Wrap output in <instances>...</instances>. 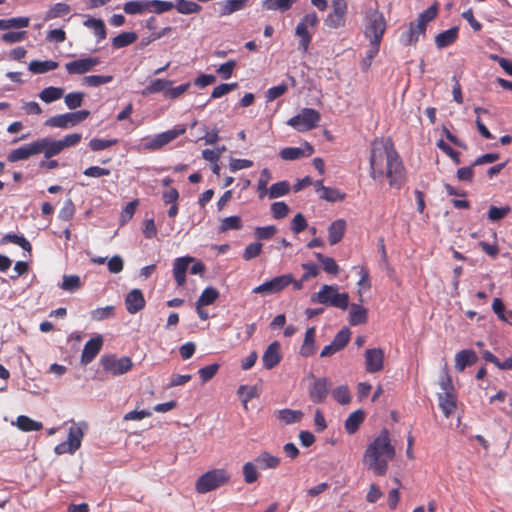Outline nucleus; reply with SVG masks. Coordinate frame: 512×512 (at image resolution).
<instances>
[{
  "label": "nucleus",
  "mask_w": 512,
  "mask_h": 512,
  "mask_svg": "<svg viewBox=\"0 0 512 512\" xmlns=\"http://www.w3.org/2000/svg\"><path fill=\"white\" fill-rule=\"evenodd\" d=\"M370 177L386 178L391 188L401 189L407 182L406 170L391 138L377 137L370 144Z\"/></svg>",
  "instance_id": "f257e3e1"
},
{
  "label": "nucleus",
  "mask_w": 512,
  "mask_h": 512,
  "mask_svg": "<svg viewBox=\"0 0 512 512\" xmlns=\"http://www.w3.org/2000/svg\"><path fill=\"white\" fill-rule=\"evenodd\" d=\"M395 454V447L391 443L389 431L384 428L367 446L362 461L374 475L384 476L387 473L388 464L394 459Z\"/></svg>",
  "instance_id": "f03ea898"
},
{
  "label": "nucleus",
  "mask_w": 512,
  "mask_h": 512,
  "mask_svg": "<svg viewBox=\"0 0 512 512\" xmlns=\"http://www.w3.org/2000/svg\"><path fill=\"white\" fill-rule=\"evenodd\" d=\"M438 12V3L432 4L421 12L415 21L410 22L408 29L401 34L400 43L404 46H415L420 36L425 35L428 23L437 17Z\"/></svg>",
  "instance_id": "7ed1b4c3"
},
{
  "label": "nucleus",
  "mask_w": 512,
  "mask_h": 512,
  "mask_svg": "<svg viewBox=\"0 0 512 512\" xmlns=\"http://www.w3.org/2000/svg\"><path fill=\"white\" fill-rule=\"evenodd\" d=\"M387 29L386 19L381 11L370 8L364 15V36L374 42H382Z\"/></svg>",
  "instance_id": "20e7f679"
},
{
  "label": "nucleus",
  "mask_w": 512,
  "mask_h": 512,
  "mask_svg": "<svg viewBox=\"0 0 512 512\" xmlns=\"http://www.w3.org/2000/svg\"><path fill=\"white\" fill-rule=\"evenodd\" d=\"M229 480L230 474L225 469H213L197 479L195 489L198 493L204 494L225 485Z\"/></svg>",
  "instance_id": "39448f33"
},
{
  "label": "nucleus",
  "mask_w": 512,
  "mask_h": 512,
  "mask_svg": "<svg viewBox=\"0 0 512 512\" xmlns=\"http://www.w3.org/2000/svg\"><path fill=\"white\" fill-rule=\"evenodd\" d=\"M311 300L342 310H346L349 306V295L347 293H338L337 287L331 285H323L321 289L312 296Z\"/></svg>",
  "instance_id": "423d86ee"
},
{
  "label": "nucleus",
  "mask_w": 512,
  "mask_h": 512,
  "mask_svg": "<svg viewBox=\"0 0 512 512\" xmlns=\"http://www.w3.org/2000/svg\"><path fill=\"white\" fill-rule=\"evenodd\" d=\"M185 132L186 126L184 124L176 125L170 130L155 135L153 138H144L143 147L148 151L160 150L163 146L172 142L177 137L183 135Z\"/></svg>",
  "instance_id": "0eeeda50"
},
{
  "label": "nucleus",
  "mask_w": 512,
  "mask_h": 512,
  "mask_svg": "<svg viewBox=\"0 0 512 512\" xmlns=\"http://www.w3.org/2000/svg\"><path fill=\"white\" fill-rule=\"evenodd\" d=\"M321 119L320 113L312 108H304L299 114L290 118L287 124L299 132H305L317 127Z\"/></svg>",
  "instance_id": "6e6552de"
},
{
  "label": "nucleus",
  "mask_w": 512,
  "mask_h": 512,
  "mask_svg": "<svg viewBox=\"0 0 512 512\" xmlns=\"http://www.w3.org/2000/svg\"><path fill=\"white\" fill-rule=\"evenodd\" d=\"M319 18L315 12L306 14L303 19L297 24L295 35L299 38L298 49L306 53L312 40V35L308 28H314L318 25Z\"/></svg>",
  "instance_id": "1a4fd4ad"
},
{
  "label": "nucleus",
  "mask_w": 512,
  "mask_h": 512,
  "mask_svg": "<svg viewBox=\"0 0 512 512\" xmlns=\"http://www.w3.org/2000/svg\"><path fill=\"white\" fill-rule=\"evenodd\" d=\"M307 379L311 380L308 387V395L313 403H323L328 397L332 383L327 377H315L313 373L307 375Z\"/></svg>",
  "instance_id": "9d476101"
},
{
  "label": "nucleus",
  "mask_w": 512,
  "mask_h": 512,
  "mask_svg": "<svg viewBox=\"0 0 512 512\" xmlns=\"http://www.w3.org/2000/svg\"><path fill=\"white\" fill-rule=\"evenodd\" d=\"M103 369L113 376L123 375L132 369L133 362L130 357L117 358L115 355H103L100 359Z\"/></svg>",
  "instance_id": "9b49d317"
},
{
  "label": "nucleus",
  "mask_w": 512,
  "mask_h": 512,
  "mask_svg": "<svg viewBox=\"0 0 512 512\" xmlns=\"http://www.w3.org/2000/svg\"><path fill=\"white\" fill-rule=\"evenodd\" d=\"M83 436L84 432L81 425L73 423L69 428L67 440L56 445L55 453L58 455L73 454L81 446Z\"/></svg>",
  "instance_id": "f8f14e48"
},
{
  "label": "nucleus",
  "mask_w": 512,
  "mask_h": 512,
  "mask_svg": "<svg viewBox=\"0 0 512 512\" xmlns=\"http://www.w3.org/2000/svg\"><path fill=\"white\" fill-rule=\"evenodd\" d=\"M89 115L90 111L88 110H80L76 112L60 114L49 118L45 122V125L49 127L68 128L86 120Z\"/></svg>",
  "instance_id": "ddd939ff"
},
{
  "label": "nucleus",
  "mask_w": 512,
  "mask_h": 512,
  "mask_svg": "<svg viewBox=\"0 0 512 512\" xmlns=\"http://www.w3.org/2000/svg\"><path fill=\"white\" fill-rule=\"evenodd\" d=\"M292 274L287 273L276 276L253 289V293L262 295H271L283 291L290 285Z\"/></svg>",
  "instance_id": "4468645a"
},
{
  "label": "nucleus",
  "mask_w": 512,
  "mask_h": 512,
  "mask_svg": "<svg viewBox=\"0 0 512 512\" xmlns=\"http://www.w3.org/2000/svg\"><path fill=\"white\" fill-rule=\"evenodd\" d=\"M365 369L368 373H377L384 368L385 353L381 348L367 349L364 353Z\"/></svg>",
  "instance_id": "2eb2a0df"
},
{
  "label": "nucleus",
  "mask_w": 512,
  "mask_h": 512,
  "mask_svg": "<svg viewBox=\"0 0 512 512\" xmlns=\"http://www.w3.org/2000/svg\"><path fill=\"white\" fill-rule=\"evenodd\" d=\"M100 64V59L97 57H87L77 59L65 64V68L67 72L71 75L74 74H85L89 71H92L94 67Z\"/></svg>",
  "instance_id": "dca6fc26"
},
{
  "label": "nucleus",
  "mask_w": 512,
  "mask_h": 512,
  "mask_svg": "<svg viewBox=\"0 0 512 512\" xmlns=\"http://www.w3.org/2000/svg\"><path fill=\"white\" fill-rule=\"evenodd\" d=\"M281 359V345L278 341H274L266 348V350L263 353V366L266 369L271 370L281 362Z\"/></svg>",
  "instance_id": "f3484780"
},
{
  "label": "nucleus",
  "mask_w": 512,
  "mask_h": 512,
  "mask_svg": "<svg viewBox=\"0 0 512 512\" xmlns=\"http://www.w3.org/2000/svg\"><path fill=\"white\" fill-rule=\"evenodd\" d=\"M103 345V338L102 336L98 335L94 338H91L88 340L83 348L82 354H81V363L83 365H87L91 363L94 358L98 355Z\"/></svg>",
  "instance_id": "a211bd4d"
},
{
  "label": "nucleus",
  "mask_w": 512,
  "mask_h": 512,
  "mask_svg": "<svg viewBox=\"0 0 512 512\" xmlns=\"http://www.w3.org/2000/svg\"><path fill=\"white\" fill-rule=\"evenodd\" d=\"M36 147H38L39 154L44 153L46 159H50L63 151V148L59 140H53L49 137L41 138L35 141Z\"/></svg>",
  "instance_id": "6ab92c4d"
},
{
  "label": "nucleus",
  "mask_w": 512,
  "mask_h": 512,
  "mask_svg": "<svg viewBox=\"0 0 512 512\" xmlns=\"http://www.w3.org/2000/svg\"><path fill=\"white\" fill-rule=\"evenodd\" d=\"M314 153V148L305 142L302 147H286L283 148L279 155L283 160H297L303 157L311 156Z\"/></svg>",
  "instance_id": "aec40b11"
},
{
  "label": "nucleus",
  "mask_w": 512,
  "mask_h": 512,
  "mask_svg": "<svg viewBox=\"0 0 512 512\" xmlns=\"http://www.w3.org/2000/svg\"><path fill=\"white\" fill-rule=\"evenodd\" d=\"M193 261L194 258L190 256L179 257L174 260L173 275L179 287H182L186 283V272L189 268V264Z\"/></svg>",
  "instance_id": "412c9836"
},
{
  "label": "nucleus",
  "mask_w": 512,
  "mask_h": 512,
  "mask_svg": "<svg viewBox=\"0 0 512 512\" xmlns=\"http://www.w3.org/2000/svg\"><path fill=\"white\" fill-rule=\"evenodd\" d=\"M39 150L40 149L38 147H36V142L34 141L30 144H27V145H24L17 149L12 150L7 155V160L11 163L21 161V160H26L31 156L39 154Z\"/></svg>",
  "instance_id": "4be33fe9"
},
{
  "label": "nucleus",
  "mask_w": 512,
  "mask_h": 512,
  "mask_svg": "<svg viewBox=\"0 0 512 512\" xmlns=\"http://www.w3.org/2000/svg\"><path fill=\"white\" fill-rule=\"evenodd\" d=\"M145 299L140 289L131 290L126 298L125 305L126 309L130 314H135L145 307Z\"/></svg>",
  "instance_id": "5701e85b"
},
{
  "label": "nucleus",
  "mask_w": 512,
  "mask_h": 512,
  "mask_svg": "<svg viewBox=\"0 0 512 512\" xmlns=\"http://www.w3.org/2000/svg\"><path fill=\"white\" fill-rule=\"evenodd\" d=\"M438 402L444 416L449 418L457 408V395L455 392L439 393Z\"/></svg>",
  "instance_id": "b1692460"
},
{
  "label": "nucleus",
  "mask_w": 512,
  "mask_h": 512,
  "mask_svg": "<svg viewBox=\"0 0 512 512\" xmlns=\"http://www.w3.org/2000/svg\"><path fill=\"white\" fill-rule=\"evenodd\" d=\"M478 360L477 354L471 349H464L455 355V369L459 372L465 370L467 366L475 364Z\"/></svg>",
  "instance_id": "393cba45"
},
{
  "label": "nucleus",
  "mask_w": 512,
  "mask_h": 512,
  "mask_svg": "<svg viewBox=\"0 0 512 512\" xmlns=\"http://www.w3.org/2000/svg\"><path fill=\"white\" fill-rule=\"evenodd\" d=\"M346 226L347 224L344 219H337L329 225L328 241L330 245H335L342 240L346 231Z\"/></svg>",
  "instance_id": "a878e982"
},
{
  "label": "nucleus",
  "mask_w": 512,
  "mask_h": 512,
  "mask_svg": "<svg viewBox=\"0 0 512 512\" xmlns=\"http://www.w3.org/2000/svg\"><path fill=\"white\" fill-rule=\"evenodd\" d=\"M316 330L315 327H309L305 332V337L300 348V355L303 357H311L316 352L315 345Z\"/></svg>",
  "instance_id": "bb28decb"
},
{
  "label": "nucleus",
  "mask_w": 512,
  "mask_h": 512,
  "mask_svg": "<svg viewBox=\"0 0 512 512\" xmlns=\"http://www.w3.org/2000/svg\"><path fill=\"white\" fill-rule=\"evenodd\" d=\"M259 469H276L281 459L277 456L270 454L268 451H262L253 461Z\"/></svg>",
  "instance_id": "cd10ccee"
},
{
  "label": "nucleus",
  "mask_w": 512,
  "mask_h": 512,
  "mask_svg": "<svg viewBox=\"0 0 512 512\" xmlns=\"http://www.w3.org/2000/svg\"><path fill=\"white\" fill-rule=\"evenodd\" d=\"M458 32L459 29L455 26L437 34L435 37V44L437 48L443 49L455 43L458 39Z\"/></svg>",
  "instance_id": "c85d7f7f"
},
{
  "label": "nucleus",
  "mask_w": 512,
  "mask_h": 512,
  "mask_svg": "<svg viewBox=\"0 0 512 512\" xmlns=\"http://www.w3.org/2000/svg\"><path fill=\"white\" fill-rule=\"evenodd\" d=\"M298 0H263L262 9L284 13L292 8Z\"/></svg>",
  "instance_id": "c756f323"
},
{
  "label": "nucleus",
  "mask_w": 512,
  "mask_h": 512,
  "mask_svg": "<svg viewBox=\"0 0 512 512\" xmlns=\"http://www.w3.org/2000/svg\"><path fill=\"white\" fill-rule=\"evenodd\" d=\"M123 10L128 15L150 13L149 0H131L124 4Z\"/></svg>",
  "instance_id": "7c9ffc66"
},
{
  "label": "nucleus",
  "mask_w": 512,
  "mask_h": 512,
  "mask_svg": "<svg viewBox=\"0 0 512 512\" xmlns=\"http://www.w3.org/2000/svg\"><path fill=\"white\" fill-rule=\"evenodd\" d=\"M249 0H224L219 3L220 16H228L234 12L244 9Z\"/></svg>",
  "instance_id": "2f4dec72"
},
{
  "label": "nucleus",
  "mask_w": 512,
  "mask_h": 512,
  "mask_svg": "<svg viewBox=\"0 0 512 512\" xmlns=\"http://www.w3.org/2000/svg\"><path fill=\"white\" fill-rule=\"evenodd\" d=\"M364 412L362 410H356L352 412L345 420L344 427L348 434H354L364 421Z\"/></svg>",
  "instance_id": "473e14b6"
},
{
  "label": "nucleus",
  "mask_w": 512,
  "mask_h": 512,
  "mask_svg": "<svg viewBox=\"0 0 512 512\" xmlns=\"http://www.w3.org/2000/svg\"><path fill=\"white\" fill-rule=\"evenodd\" d=\"M367 322V309L358 304H352L349 313V323L352 326Z\"/></svg>",
  "instance_id": "72a5a7b5"
},
{
  "label": "nucleus",
  "mask_w": 512,
  "mask_h": 512,
  "mask_svg": "<svg viewBox=\"0 0 512 512\" xmlns=\"http://www.w3.org/2000/svg\"><path fill=\"white\" fill-rule=\"evenodd\" d=\"M137 39L138 35L135 32H122L112 38L111 43L114 49H120L133 44Z\"/></svg>",
  "instance_id": "f704fd0d"
},
{
  "label": "nucleus",
  "mask_w": 512,
  "mask_h": 512,
  "mask_svg": "<svg viewBox=\"0 0 512 512\" xmlns=\"http://www.w3.org/2000/svg\"><path fill=\"white\" fill-rule=\"evenodd\" d=\"M70 11L71 8L68 4L63 2L56 3L46 11L44 20L49 21L52 19L66 16L70 13Z\"/></svg>",
  "instance_id": "c9c22d12"
},
{
  "label": "nucleus",
  "mask_w": 512,
  "mask_h": 512,
  "mask_svg": "<svg viewBox=\"0 0 512 512\" xmlns=\"http://www.w3.org/2000/svg\"><path fill=\"white\" fill-rule=\"evenodd\" d=\"M174 8H176L178 13L183 15L196 14L202 10L201 5L188 0H177L176 4H174Z\"/></svg>",
  "instance_id": "e433bc0d"
},
{
  "label": "nucleus",
  "mask_w": 512,
  "mask_h": 512,
  "mask_svg": "<svg viewBox=\"0 0 512 512\" xmlns=\"http://www.w3.org/2000/svg\"><path fill=\"white\" fill-rule=\"evenodd\" d=\"M315 257L326 273L331 275H337L339 273V265L332 257L325 256L322 253H315Z\"/></svg>",
  "instance_id": "4c0bfd02"
},
{
  "label": "nucleus",
  "mask_w": 512,
  "mask_h": 512,
  "mask_svg": "<svg viewBox=\"0 0 512 512\" xmlns=\"http://www.w3.org/2000/svg\"><path fill=\"white\" fill-rule=\"evenodd\" d=\"M58 67V63L53 60L46 61H31L29 64V70L34 74H43L48 71L54 70Z\"/></svg>",
  "instance_id": "58836bf2"
},
{
  "label": "nucleus",
  "mask_w": 512,
  "mask_h": 512,
  "mask_svg": "<svg viewBox=\"0 0 512 512\" xmlns=\"http://www.w3.org/2000/svg\"><path fill=\"white\" fill-rule=\"evenodd\" d=\"M84 25L93 30L98 42L106 38V27L103 20L90 18L84 22Z\"/></svg>",
  "instance_id": "ea45409f"
},
{
  "label": "nucleus",
  "mask_w": 512,
  "mask_h": 512,
  "mask_svg": "<svg viewBox=\"0 0 512 512\" xmlns=\"http://www.w3.org/2000/svg\"><path fill=\"white\" fill-rule=\"evenodd\" d=\"M303 417L300 410L281 409L277 412V418L285 424H293L299 422Z\"/></svg>",
  "instance_id": "a19ab883"
},
{
  "label": "nucleus",
  "mask_w": 512,
  "mask_h": 512,
  "mask_svg": "<svg viewBox=\"0 0 512 512\" xmlns=\"http://www.w3.org/2000/svg\"><path fill=\"white\" fill-rule=\"evenodd\" d=\"M258 467L253 461L246 462L242 467L243 480L246 484H253L259 479Z\"/></svg>",
  "instance_id": "79ce46f5"
},
{
  "label": "nucleus",
  "mask_w": 512,
  "mask_h": 512,
  "mask_svg": "<svg viewBox=\"0 0 512 512\" xmlns=\"http://www.w3.org/2000/svg\"><path fill=\"white\" fill-rule=\"evenodd\" d=\"M64 93V89L60 87H46L39 93V98L45 103H52L59 100Z\"/></svg>",
  "instance_id": "37998d69"
},
{
  "label": "nucleus",
  "mask_w": 512,
  "mask_h": 512,
  "mask_svg": "<svg viewBox=\"0 0 512 512\" xmlns=\"http://www.w3.org/2000/svg\"><path fill=\"white\" fill-rule=\"evenodd\" d=\"M1 244L13 243L20 246L23 250L30 252L32 246L30 242L22 235L13 233L6 234L0 241Z\"/></svg>",
  "instance_id": "c03bdc74"
},
{
  "label": "nucleus",
  "mask_w": 512,
  "mask_h": 512,
  "mask_svg": "<svg viewBox=\"0 0 512 512\" xmlns=\"http://www.w3.org/2000/svg\"><path fill=\"white\" fill-rule=\"evenodd\" d=\"M29 23H30V19L28 17L0 19V29L8 30L11 28H26L29 26Z\"/></svg>",
  "instance_id": "a18cd8bd"
},
{
  "label": "nucleus",
  "mask_w": 512,
  "mask_h": 512,
  "mask_svg": "<svg viewBox=\"0 0 512 512\" xmlns=\"http://www.w3.org/2000/svg\"><path fill=\"white\" fill-rule=\"evenodd\" d=\"M16 424L20 430L25 431V432L38 431V430L42 429L41 422L34 421L33 419H31L25 415L18 416Z\"/></svg>",
  "instance_id": "49530a36"
},
{
  "label": "nucleus",
  "mask_w": 512,
  "mask_h": 512,
  "mask_svg": "<svg viewBox=\"0 0 512 512\" xmlns=\"http://www.w3.org/2000/svg\"><path fill=\"white\" fill-rule=\"evenodd\" d=\"M172 84V81L165 79H154L150 84L143 90V95L154 94L158 92H164Z\"/></svg>",
  "instance_id": "de8ad7c7"
},
{
  "label": "nucleus",
  "mask_w": 512,
  "mask_h": 512,
  "mask_svg": "<svg viewBox=\"0 0 512 512\" xmlns=\"http://www.w3.org/2000/svg\"><path fill=\"white\" fill-rule=\"evenodd\" d=\"M271 179H272V175H271L270 170L268 168L262 169V171L260 173V177L258 179V183H257V193H258V197L260 199H263L267 195V193H268L267 185Z\"/></svg>",
  "instance_id": "09e8293b"
},
{
  "label": "nucleus",
  "mask_w": 512,
  "mask_h": 512,
  "mask_svg": "<svg viewBox=\"0 0 512 512\" xmlns=\"http://www.w3.org/2000/svg\"><path fill=\"white\" fill-rule=\"evenodd\" d=\"M345 22L346 13L337 11H331L325 19V25L332 29L343 27L345 25Z\"/></svg>",
  "instance_id": "8fccbe9b"
},
{
  "label": "nucleus",
  "mask_w": 512,
  "mask_h": 512,
  "mask_svg": "<svg viewBox=\"0 0 512 512\" xmlns=\"http://www.w3.org/2000/svg\"><path fill=\"white\" fill-rule=\"evenodd\" d=\"M290 191V184L288 181H279L274 183L268 189V197L270 199H275L281 196L288 194Z\"/></svg>",
  "instance_id": "3c124183"
},
{
  "label": "nucleus",
  "mask_w": 512,
  "mask_h": 512,
  "mask_svg": "<svg viewBox=\"0 0 512 512\" xmlns=\"http://www.w3.org/2000/svg\"><path fill=\"white\" fill-rule=\"evenodd\" d=\"M113 81L112 75H89L82 79V85L88 87H98Z\"/></svg>",
  "instance_id": "603ef678"
},
{
  "label": "nucleus",
  "mask_w": 512,
  "mask_h": 512,
  "mask_svg": "<svg viewBox=\"0 0 512 512\" xmlns=\"http://www.w3.org/2000/svg\"><path fill=\"white\" fill-rule=\"evenodd\" d=\"M219 297V292L213 287L205 288L197 300L199 306H207L213 304Z\"/></svg>",
  "instance_id": "864d4df0"
},
{
  "label": "nucleus",
  "mask_w": 512,
  "mask_h": 512,
  "mask_svg": "<svg viewBox=\"0 0 512 512\" xmlns=\"http://www.w3.org/2000/svg\"><path fill=\"white\" fill-rule=\"evenodd\" d=\"M243 227L240 216H229L221 220L219 231L240 230Z\"/></svg>",
  "instance_id": "5fc2aeb1"
},
{
  "label": "nucleus",
  "mask_w": 512,
  "mask_h": 512,
  "mask_svg": "<svg viewBox=\"0 0 512 512\" xmlns=\"http://www.w3.org/2000/svg\"><path fill=\"white\" fill-rule=\"evenodd\" d=\"M60 287L64 291L74 292L81 287L80 277L77 275H64Z\"/></svg>",
  "instance_id": "6e6d98bb"
},
{
  "label": "nucleus",
  "mask_w": 512,
  "mask_h": 512,
  "mask_svg": "<svg viewBox=\"0 0 512 512\" xmlns=\"http://www.w3.org/2000/svg\"><path fill=\"white\" fill-rule=\"evenodd\" d=\"M320 198L329 202H337L344 200L345 194L336 188L322 187Z\"/></svg>",
  "instance_id": "4d7b16f0"
},
{
  "label": "nucleus",
  "mask_w": 512,
  "mask_h": 512,
  "mask_svg": "<svg viewBox=\"0 0 512 512\" xmlns=\"http://www.w3.org/2000/svg\"><path fill=\"white\" fill-rule=\"evenodd\" d=\"M150 13L162 14L174 8V4L170 1L149 0Z\"/></svg>",
  "instance_id": "13d9d810"
},
{
  "label": "nucleus",
  "mask_w": 512,
  "mask_h": 512,
  "mask_svg": "<svg viewBox=\"0 0 512 512\" xmlns=\"http://www.w3.org/2000/svg\"><path fill=\"white\" fill-rule=\"evenodd\" d=\"M332 396L335 401L341 405H346L351 401V394L346 385H341L332 391Z\"/></svg>",
  "instance_id": "bf43d9fd"
},
{
  "label": "nucleus",
  "mask_w": 512,
  "mask_h": 512,
  "mask_svg": "<svg viewBox=\"0 0 512 512\" xmlns=\"http://www.w3.org/2000/svg\"><path fill=\"white\" fill-rule=\"evenodd\" d=\"M511 212V207L506 205L503 207L490 206L488 210V219L492 222L505 218Z\"/></svg>",
  "instance_id": "052dcab7"
},
{
  "label": "nucleus",
  "mask_w": 512,
  "mask_h": 512,
  "mask_svg": "<svg viewBox=\"0 0 512 512\" xmlns=\"http://www.w3.org/2000/svg\"><path fill=\"white\" fill-rule=\"evenodd\" d=\"M118 139H99L93 138L89 142V147L92 151H101L111 146L118 144Z\"/></svg>",
  "instance_id": "680f3d73"
},
{
  "label": "nucleus",
  "mask_w": 512,
  "mask_h": 512,
  "mask_svg": "<svg viewBox=\"0 0 512 512\" xmlns=\"http://www.w3.org/2000/svg\"><path fill=\"white\" fill-rule=\"evenodd\" d=\"M350 336V330L348 328H343L336 334V336L332 340V343L334 344V346H337L338 349L341 351L347 346L350 340Z\"/></svg>",
  "instance_id": "e2e57ef3"
},
{
  "label": "nucleus",
  "mask_w": 512,
  "mask_h": 512,
  "mask_svg": "<svg viewBox=\"0 0 512 512\" xmlns=\"http://www.w3.org/2000/svg\"><path fill=\"white\" fill-rule=\"evenodd\" d=\"M277 233V228L274 225L264 226V227H256L254 230V235L258 240H268L271 239Z\"/></svg>",
  "instance_id": "0e129e2a"
},
{
  "label": "nucleus",
  "mask_w": 512,
  "mask_h": 512,
  "mask_svg": "<svg viewBox=\"0 0 512 512\" xmlns=\"http://www.w3.org/2000/svg\"><path fill=\"white\" fill-rule=\"evenodd\" d=\"M289 211V206L283 201L274 202L271 205V213L275 219L285 218Z\"/></svg>",
  "instance_id": "69168bd1"
},
{
  "label": "nucleus",
  "mask_w": 512,
  "mask_h": 512,
  "mask_svg": "<svg viewBox=\"0 0 512 512\" xmlns=\"http://www.w3.org/2000/svg\"><path fill=\"white\" fill-rule=\"evenodd\" d=\"M83 98H84V93L82 92H72V93H68L66 96H65V104L66 106L73 110V109H76L78 107H80L82 105V101H83Z\"/></svg>",
  "instance_id": "338daca9"
},
{
  "label": "nucleus",
  "mask_w": 512,
  "mask_h": 512,
  "mask_svg": "<svg viewBox=\"0 0 512 512\" xmlns=\"http://www.w3.org/2000/svg\"><path fill=\"white\" fill-rule=\"evenodd\" d=\"M262 252V244L260 242L250 243L243 252V259L246 261L252 260L258 257Z\"/></svg>",
  "instance_id": "774afa93"
}]
</instances>
